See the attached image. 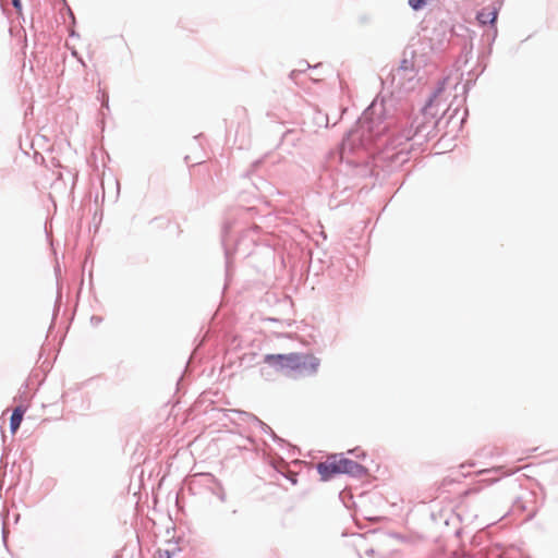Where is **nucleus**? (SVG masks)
Here are the masks:
<instances>
[{
    "mask_svg": "<svg viewBox=\"0 0 558 558\" xmlns=\"http://www.w3.org/2000/svg\"><path fill=\"white\" fill-rule=\"evenodd\" d=\"M11 1H12L13 7H14L19 12H21V10H22V3H21V0H11Z\"/></svg>",
    "mask_w": 558,
    "mask_h": 558,
    "instance_id": "nucleus-7",
    "label": "nucleus"
},
{
    "mask_svg": "<svg viewBox=\"0 0 558 558\" xmlns=\"http://www.w3.org/2000/svg\"><path fill=\"white\" fill-rule=\"evenodd\" d=\"M165 554H166V558H170V556H169V553H168V551H165Z\"/></svg>",
    "mask_w": 558,
    "mask_h": 558,
    "instance_id": "nucleus-9",
    "label": "nucleus"
},
{
    "mask_svg": "<svg viewBox=\"0 0 558 558\" xmlns=\"http://www.w3.org/2000/svg\"><path fill=\"white\" fill-rule=\"evenodd\" d=\"M24 413H25V409L21 405L16 407L13 410V413L10 418V428L13 434L19 429V427L23 421Z\"/></svg>",
    "mask_w": 558,
    "mask_h": 558,
    "instance_id": "nucleus-4",
    "label": "nucleus"
},
{
    "mask_svg": "<svg viewBox=\"0 0 558 558\" xmlns=\"http://www.w3.org/2000/svg\"><path fill=\"white\" fill-rule=\"evenodd\" d=\"M360 469L357 462L338 456L328 457L326 461L317 464V472L323 481H329L338 474H354Z\"/></svg>",
    "mask_w": 558,
    "mask_h": 558,
    "instance_id": "nucleus-2",
    "label": "nucleus"
},
{
    "mask_svg": "<svg viewBox=\"0 0 558 558\" xmlns=\"http://www.w3.org/2000/svg\"><path fill=\"white\" fill-rule=\"evenodd\" d=\"M291 482H292L293 484H296V478H295V476H293V477L291 478Z\"/></svg>",
    "mask_w": 558,
    "mask_h": 558,
    "instance_id": "nucleus-8",
    "label": "nucleus"
},
{
    "mask_svg": "<svg viewBox=\"0 0 558 558\" xmlns=\"http://www.w3.org/2000/svg\"><path fill=\"white\" fill-rule=\"evenodd\" d=\"M453 483H456V480L450 477V476H446L444 477L440 483H439V486H438V490L440 493H448L449 490L447 489L448 486L452 485Z\"/></svg>",
    "mask_w": 558,
    "mask_h": 558,
    "instance_id": "nucleus-5",
    "label": "nucleus"
},
{
    "mask_svg": "<svg viewBox=\"0 0 558 558\" xmlns=\"http://www.w3.org/2000/svg\"><path fill=\"white\" fill-rule=\"evenodd\" d=\"M426 4V0H409V5L413 10H420Z\"/></svg>",
    "mask_w": 558,
    "mask_h": 558,
    "instance_id": "nucleus-6",
    "label": "nucleus"
},
{
    "mask_svg": "<svg viewBox=\"0 0 558 558\" xmlns=\"http://www.w3.org/2000/svg\"><path fill=\"white\" fill-rule=\"evenodd\" d=\"M264 361L278 371H299L302 368H310L311 372H316L319 364L316 357L299 353L267 354Z\"/></svg>",
    "mask_w": 558,
    "mask_h": 558,
    "instance_id": "nucleus-1",
    "label": "nucleus"
},
{
    "mask_svg": "<svg viewBox=\"0 0 558 558\" xmlns=\"http://www.w3.org/2000/svg\"><path fill=\"white\" fill-rule=\"evenodd\" d=\"M497 9L494 5L486 7L481 12L477 13L476 20L481 25H494L497 20Z\"/></svg>",
    "mask_w": 558,
    "mask_h": 558,
    "instance_id": "nucleus-3",
    "label": "nucleus"
}]
</instances>
